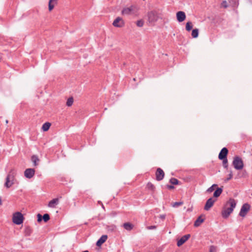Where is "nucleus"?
<instances>
[{
	"mask_svg": "<svg viewBox=\"0 0 252 252\" xmlns=\"http://www.w3.org/2000/svg\"><path fill=\"white\" fill-rule=\"evenodd\" d=\"M237 201L232 198H230L225 203L224 208L221 212V216L224 218H227L233 212L237 205Z\"/></svg>",
	"mask_w": 252,
	"mask_h": 252,
	"instance_id": "1",
	"label": "nucleus"
},
{
	"mask_svg": "<svg viewBox=\"0 0 252 252\" xmlns=\"http://www.w3.org/2000/svg\"><path fill=\"white\" fill-rule=\"evenodd\" d=\"M15 172L14 170H11L7 174L6 178V182L4 186L7 188H10L12 185L15 184L16 180L15 179Z\"/></svg>",
	"mask_w": 252,
	"mask_h": 252,
	"instance_id": "2",
	"label": "nucleus"
},
{
	"mask_svg": "<svg viewBox=\"0 0 252 252\" xmlns=\"http://www.w3.org/2000/svg\"><path fill=\"white\" fill-rule=\"evenodd\" d=\"M147 16L149 22L151 24H155L159 18L158 12L155 10L148 12Z\"/></svg>",
	"mask_w": 252,
	"mask_h": 252,
	"instance_id": "3",
	"label": "nucleus"
},
{
	"mask_svg": "<svg viewBox=\"0 0 252 252\" xmlns=\"http://www.w3.org/2000/svg\"><path fill=\"white\" fill-rule=\"evenodd\" d=\"M232 164L236 170H241L244 167V163L241 158L235 156L233 158Z\"/></svg>",
	"mask_w": 252,
	"mask_h": 252,
	"instance_id": "4",
	"label": "nucleus"
},
{
	"mask_svg": "<svg viewBox=\"0 0 252 252\" xmlns=\"http://www.w3.org/2000/svg\"><path fill=\"white\" fill-rule=\"evenodd\" d=\"M12 220L14 223L20 225L23 222L24 216L21 213L17 212L13 214Z\"/></svg>",
	"mask_w": 252,
	"mask_h": 252,
	"instance_id": "5",
	"label": "nucleus"
},
{
	"mask_svg": "<svg viewBox=\"0 0 252 252\" xmlns=\"http://www.w3.org/2000/svg\"><path fill=\"white\" fill-rule=\"evenodd\" d=\"M251 205L248 203H245L241 207L239 215L242 217H245L250 210Z\"/></svg>",
	"mask_w": 252,
	"mask_h": 252,
	"instance_id": "6",
	"label": "nucleus"
},
{
	"mask_svg": "<svg viewBox=\"0 0 252 252\" xmlns=\"http://www.w3.org/2000/svg\"><path fill=\"white\" fill-rule=\"evenodd\" d=\"M217 200L216 198H213V197H210L209 198L205 205L204 210L206 211H208L210 209V208L213 206L214 203Z\"/></svg>",
	"mask_w": 252,
	"mask_h": 252,
	"instance_id": "7",
	"label": "nucleus"
},
{
	"mask_svg": "<svg viewBox=\"0 0 252 252\" xmlns=\"http://www.w3.org/2000/svg\"><path fill=\"white\" fill-rule=\"evenodd\" d=\"M169 183L171 185H167V188L168 189H174V185H181L182 183L178 179L175 178H171L169 180Z\"/></svg>",
	"mask_w": 252,
	"mask_h": 252,
	"instance_id": "8",
	"label": "nucleus"
},
{
	"mask_svg": "<svg viewBox=\"0 0 252 252\" xmlns=\"http://www.w3.org/2000/svg\"><path fill=\"white\" fill-rule=\"evenodd\" d=\"M112 24L115 27L121 28L124 26L125 23L122 18H121L120 17H118L113 21V23Z\"/></svg>",
	"mask_w": 252,
	"mask_h": 252,
	"instance_id": "9",
	"label": "nucleus"
},
{
	"mask_svg": "<svg viewBox=\"0 0 252 252\" xmlns=\"http://www.w3.org/2000/svg\"><path fill=\"white\" fill-rule=\"evenodd\" d=\"M164 177V172L160 168H158L156 172V180L158 181L162 180Z\"/></svg>",
	"mask_w": 252,
	"mask_h": 252,
	"instance_id": "10",
	"label": "nucleus"
},
{
	"mask_svg": "<svg viewBox=\"0 0 252 252\" xmlns=\"http://www.w3.org/2000/svg\"><path fill=\"white\" fill-rule=\"evenodd\" d=\"M228 154V150L226 147H223L220 150L219 154V159H221L227 158V156Z\"/></svg>",
	"mask_w": 252,
	"mask_h": 252,
	"instance_id": "11",
	"label": "nucleus"
},
{
	"mask_svg": "<svg viewBox=\"0 0 252 252\" xmlns=\"http://www.w3.org/2000/svg\"><path fill=\"white\" fill-rule=\"evenodd\" d=\"M37 221L38 222H41L42 220L45 222H47L50 220V216L48 214H44L42 216L40 214H38L37 215Z\"/></svg>",
	"mask_w": 252,
	"mask_h": 252,
	"instance_id": "12",
	"label": "nucleus"
},
{
	"mask_svg": "<svg viewBox=\"0 0 252 252\" xmlns=\"http://www.w3.org/2000/svg\"><path fill=\"white\" fill-rule=\"evenodd\" d=\"M34 174L35 170L33 168L26 169L24 172V175L28 179H31Z\"/></svg>",
	"mask_w": 252,
	"mask_h": 252,
	"instance_id": "13",
	"label": "nucleus"
},
{
	"mask_svg": "<svg viewBox=\"0 0 252 252\" xmlns=\"http://www.w3.org/2000/svg\"><path fill=\"white\" fill-rule=\"evenodd\" d=\"M190 237V234H187L183 236H182L180 239H179L177 243V245L178 247H180L182 245H183Z\"/></svg>",
	"mask_w": 252,
	"mask_h": 252,
	"instance_id": "14",
	"label": "nucleus"
},
{
	"mask_svg": "<svg viewBox=\"0 0 252 252\" xmlns=\"http://www.w3.org/2000/svg\"><path fill=\"white\" fill-rule=\"evenodd\" d=\"M177 20L179 22H183L186 18L185 13L182 11H179L176 13Z\"/></svg>",
	"mask_w": 252,
	"mask_h": 252,
	"instance_id": "15",
	"label": "nucleus"
},
{
	"mask_svg": "<svg viewBox=\"0 0 252 252\" xmlns=\"http://www.w3.org/2000/svg\"><path fill=\"white\" fill-rule=\"evenodd\" d=\"M134 8L135 6L133 5H131L129 7L124 8L122 10V14L123 15H130L133 13Z\"/></svg>",
	"mask_w": 252,
	"mask_h": 252,
	"instance_id": "16",
	"label": "nucleus"
},
{
	"mask_svg": "<svg viewBox=\"0 0 252 252\" xmlns=\"http://www.w3.org/2000/svg\"><path fill=\"white\" fill-rule=\"evenodd\" d=\"M107 237V235H102L100 238L97 241L96 245L97 247L101 246L106 241Z\"/></svg>",
	"mask_w": 252,
	"mask_h": 252,
	"instance_id": "17",
	"label": "nucleus"
},
{
	"mask_svg": "<svg viewBox=\"0 0 252 252\" xmlns=\"http://www.w3.org/2000/svg\"><path fill=\"white\" fill-rule=\"evenodd\" d=\"M58 203H59V198H54L53 199H52L50 201H49L48 206L49 207L54 208Z\"/></svg>",
	"mask_w": 252,
	"mask_h": 252,
	"instance_id": "18",
	"label": "nucleus"
},
{
	"mask_svg": "<svg viewBox=\"0 0 252 252\" xmlns=\"http://www.w3.org/2000/svg\"><path fill=\"white\" fill-rule=\"evenodd\" d=\"M205 219L202 218V216H199L196 220L194 223V226L195 227H198L200 225L201 223L204 221Z\"/></svg>",
	"mask_w": 252,
	"mask_h": 252,
	"instance_id": "19",
	"label": "nucleus"
},
{
	"mask_svg": "<svg viewBox=\"0 0 252 252\" xmlns=\"http://www.w3.org/2000/svg\"><path fill=\"white\" fill-rule=\"evenodd\" d=\"M57 3V0H49L48 3L49 10L51 11L52 10L55 6V5Z\"/></svg>",
	"mask_w": 252,
	"mask_h": 252,
	"instance_id": "20",
	"label": "nucleus"
},
{
	"mask_svg": "<svg viewBox=\"0 0 252 252\" xmlns=\"http://www.w3.org/2000/svg\"><path fill=\"white\" fill-rule=\"evenodd\" d=\"M123 227L126 230L130 231L133 228L134 225L130 222H126L123 224Z\"/></svg>",
	"mask_w": 252,
	"mask_h": 252,
	"instance_id": "21",
	"label": "nucleus"
},
{
	"mask_svg": "<svg viewBox=\"0 0 252 252\" xmlns=\"http://www.w3.org/2000/svg\"><path fill=\"white\" fill-rule=\"evenodd\" d=\"M51 125V123L49 122H46L43 124L42 126V129L43 130V131H47L50 128Z\"/></svg>",
	"mask_w": 252,
	"mask_h": 252,
	"instance_id": "22",
	"label": "nucleus"
},
{
	"mask_svg": "<svg viewBox=\"0 0 252 252\" xmlns=\"http://www.w3.org/2000/svg\"><path fill=\"white\" fill-rule=\"evenodd\" d=\"M32 161L33 162L34 166H36L38 164V162L39 161L37 156L32 155L31 157Z\"/></svg>",
	"mask_w": 252,
	"mask_h": 252,
	"instance_id": "23",
	"label": "nucleus"
},
{
	"mask_svg": "<svg viewBox=\"0 0 252 252\" xmlns=\"http://www.w3.org/2000/svg\"><path fill=\"white\" fill-rule=\"evenodd\" d=\"M199 30L198 29H194L192 31L191 36L193 38H197L198 36Z\"/></svg>",
	"mask_w": 252,
	"mask_h": 252,
	"instance_id": "24",
	"label": "nucleus"
},
{
	"mask_svg": "<svg viewBox=\"0 0 252 252\" xmlns=\"http://www.w3.org/2000/svg\"><path fill=\"white\" fill-rule=\"evenodd\" d=\"M192 23L190 21H189L186 23V30L188 32L190 31L192 29Z\"/></svg>",
	"mask_w": 252,
	"mask_h": 252,
	"instance_id": "25",
	"label": "nucleus"
},
{
	"mask_svg": "<svg viewBox=\"0 0 252 252\" xmlns=\"http://www.w3.org/2000/svg\"><path fill=\"white\" fill-rule=\"evenodd\" d=\"M223 190H215V192L213 193V198H216L220 196Z\"/></svg>",
	"mask_w": 252,
	"mask_h": 252,
	"instance_id": "26",
	"label": "nucleus"
},
{
	"mask_svg": "<svg viewBox=\"0 0 252 252\" xmlns=\"http://www.w3.org/2000/svg\"><path fill=\"white\" fill-rule=\"evenodd\" d=\"M247 175V172L246 170H241L238 174V177L239 178L246 177Z\"/></svg>",
	"mask_w": 252,
	"mask_h": 252,
	"instance_id": "27",
	"label": "nucleus"
},
{
	"mask_svg": "<svg viewBox=\"0 0 252 252\" xmlns=\"http://www.w3.org/2000/svg\"><path fill=\"white\" fill-rule=\"evenodd\" d=\"M73 103V98L72 97L68 98L66 101V105L67 106H71Z\"/></svg>",
	"mask_w": 252,
	"mask_h": 252,
	"instance_id": "28",
	"label": "nucleus"
},
{
	"mask_svg": "<svg viewBox=\"0 0 252 252\" xmlns=\"http://www.w3.org/2000/svg\"><path fill=\"white\" fill-rule=\"evenodd\" d=\"M222 161V165L224 168L227 169L228 168V160L227 158H224L220 159Z\"/></svg>",
	"mask_w": 252,
	"mask_h": 252,
	"instance_id": "29",
	"label": "nucleus"
},
{
	"mask_svg": "<svg viewBox=\"0 0 252 252\" xmlns=\"http://www.w3.org/2000/svg\"><path fill=\"white\" fill-rule=\"evenodd\" d=\"M183 204V201H179V202H175L173 203L172 205L173 207L177 208L179 206H181Z\"/></svg>",
	"mask_w": 252,
	"mask_h": 252,
	"instance_id": "30",
	"label": "nucleus"
},
{
	"mask_svg": "<svg viewBox=\"0 0 252 252\" xmlns=\"http://www.w3.org/2000/svg\"><path fill=\"white\" fill-rule=\"evenodd\" d=\"M144 21L142 19L139 20L136 22V25L139 27H142L144 25Z\"/></svg>",
	"mask_w": 252,
	"mask_h": 252,
	"instance_id": "31",
	"label": "nucleus"
},
{
	"mask_svg": "<svg viewBox=\"0 0 252 252\" xmlns=\"http://www.w3.org/2000/svg\"><path fill=\"white\" fill-rule=\"evenodd\" d=\"M147 189H155V186L151 182L148 183L146 187Z\"/></svg>",
	"mask_w": 252,
	"mask_h": 252,
	"instance_id": "32",
	"label": "nucleus"
},
{
	"mask_svg": "<svg viewBox=\"0 0 252 252\" xmlns=\"http://www.w3.org/2000/svg\"><path fill=\"white\" fill-rule=\"evenodd\" d=\"M208 189H222V188L218 187L216 184H213L210 187L208 188Z\"/></svg>",
	"mask_w": 252,
	"mask_h": 252,
	"instance_id": "33",
	"label": "nucleus"
},
{
	"mask_svg": "<svg viewBox=\"0 0 252 252\" xmlns=\"http://www.w3.org/2000/svg\"><path fill=\"white\" fill-rule=\"evenodd\" d=\"M216 248L214 246H211L209 248V252H216Z\"/></svg>",
	"mask_w": 252,
	"mask_h": 252,
	"instance_id": "34",
	"label": "nucleus"
},
{
	"mask_svg": "<svg viewBox=\"0 0 252 252\" xmlns=\"http://www.w3.org/2000/svg\"><path fill=\"white\" fill-rule=\"evenodd\" d=\"M221 6L224 8H227L228 7L227 3L226 0H223L221 3Z\"/></svg>",
	"mask_w": 252,
	"mask_h": 252,
	"instance_id": "35",
	"label": "nucleus"
},
{
	"mask_svg": "<svg viewBox=\"0 0 252 252\" xmlns=\"http://www.w3.org/2000/svg\"><path fill=\"white\" fill-rule=\"evenodd\" d=\"M157 228L156 225H151L147 227V229L149 230L155 229Z\"/></svg>",
	"mask_w": 252,
	"mask_h": 252,
	"instance_id": "36",
	"label": "nucleus"
},
{
	"mask_svg": "<svg viewBox=\"0 0 252 252\" xmlns=\"http://www.w3.org/2000/svg\"><path fill=\"white\" fill-rule=\"evenodd\" d=\"M233 6H237L238 5V2L236 0H235L233 3Z\"/></svg>",
	"mask_w": 252,
	"mask_h": 252,
	"instance_id": "37",
	"label": "nucleus"
},
{
	"mask_svg": "<svg viewBox=\"0 0 252 252\" xmlns=\"http://www.w3.org/2000/svg\"><path fill=\"white\" fill-rule=\"evenodd\" d=\"M26 231H27V234L29 235H30L31 232H30V228H27V230Z\"/></svg>",
	"mask_w": 252,
	"mask_h": 252,
	"instance_id": "38",
	"label": "nucleus"
},
{
	"mask_svg": "<svg viewBox=\"0 0 252 252\" xmlns=\"http://www.w3.org/2000/svg\"><path fill=\"white\" fill-rule=\"evenodd\" d=\"M165 217V215H160V218H161L162 220L164 219Z\"/></svg>",
	"mask_w": 252,
	"mask_h": 252,
	"instance_id": "39",
	"label": "nucleus"
},
{
	"mask_svg": "<svg viewBox=\"0 0 252 252\" xmlns=\"http://www.w3.org/2000/svg\"><path fill=\"white\" fill-rule=\"evenodd\" d=\"M229 179H231L232 177V172H231L229 174Z\"/></svg>",
	"mask_w": 252,
	"mask_h": 252,
	"instance_id": "40",
	"label": "nucleus"
},
{
	"mask_svg": "<svg viewBox=\"0 0 252 252\" xmlns=\"http://www.w3.org/2000/svg\"><path fill=\"white\" fill-rule=\"evenodd\" d=\"M214 190H207V191H209L210 192H212V191H213Z\"/></svg>",
	"mask_w": 252,
	"mask_h": 252,
	"instance_id": "41",
	"label": "nucleus"
},
{
	"mask_svg": "<svg viewBox=\"0 0 252 252\" xmlns=\"http://www.w3.org/2000/svg\"><path fill=\"white\" fill-rule=\"evenodd\" d=\"M1 204V198L0 197V205Z\"/></svg>",
	"mask_w": 252,
	"mask_h": 252,
	"instance_id": "42",
	"label": "nucleus"
},
{
	"mask_svg": "<svg viewBox=\"0 0 252 252\" xmlns=\"http://www.w3.org/2000/svg\"><path fill=\"white\" fill-rule=\"evenodd\" d=\"M190 211V209H188V211Z\"/></svg>",
	"mask_w": 252,
	"mask_h": 252,
	"instance_id": "43",
	"label": "nucleus"
},
{
	"mask_svg": "<svg viewBox=\"0 0 252 252\" xmlns=\"http://www.w3.org/2000/svg\"><path fill=\"white\" fill-rule=\"evenodd\" d=\"M6 123H8V121L7 120L6 121Z\"/></svg>",
	"mask_w": 252,
	"mask_h": 252,
	"instance_id": "44",
	"label": "nucleus"
}]
</instances>
